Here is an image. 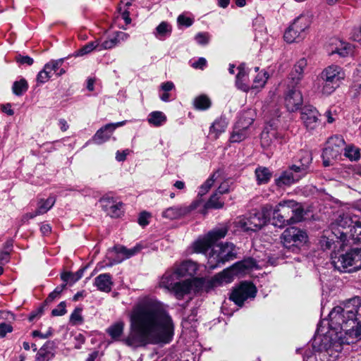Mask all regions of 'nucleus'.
<instances>
[{
    "label": "nucleus",
    "instance_id": "nucleus-31",
    "mask_svg": "<svg viewBox=\"0 0 361 361\" xmlns=\"http://www.w3.org/2000/svg\"><path fill=\"white\" fill-rule=\"evenodd\" d=\"M298 159L300 165L297 166L300 168V173L303 175L312 161V154L309 151L302 150L298 154Z\"/></svg>",
    "mask_w": 361,
    "mask_h": 361
},
{
    "label": "nucleus",
    "instance_id": "nucleus-45",
    "mask_svg": "<svg viewBox=\"0 0 361 361\" xmlns=\"http://www.w3.org/2000/svg\"><path fill=\"white\" fill-rule=\"evenodd\" d=\"M269 78V75L267 72H262L258 73L255 77L253 81V84L250 87L251 89H258L263 87L265 85L267 79Z\"/></svg>",
    "mask_w": 361,
    "mask_h": 361
},
{
    "label": "nucleus",
    "instance_id": "nucleus-38",
    "mask_svg": "<svg viewBox=\"0 0 361 361\" xmlns=\"http://www.w3.org/2000/svg\"><path fill=\"white\" fill-rule=\"evenodd\" d=\"M211 104L209 98L204 94L197 97L193 102L195 108L201 111L208 109L211 106Z\"/></svg>",
    "mask_w": 361,
    "mask_h": 361
},
{
    "label": "nucleus",
    "instance_id": "nucleus-15",
    "mask_svg": "<svg viewBox=\"0 0 361 361\" xmlns=\"http://www.w3.org/2000/svg\"><path fill=\"white\" fill-rule=\"evenodd\" d=\"M256 293V287L252 283L245 281L232 291L230 299L237 305L242 306L247 299L254 298Z\"/></svg>",
    "mask_w": 361,
    "mask_h": 361
},
{
    "label": "nucleus",
    "instance_id": "nucleus-63",
    "mask_svg": "<svg viewBox=\"0 0 361 361\" xmlns=\"http://www.w3.org/2000/svg\"><path fill=\"white\" fill-rule=\"evenodd\" d=\"M206 65H207V60L203 57H200L198 59L197 61H195L192 64V66L196 69L203 70L204 68V67L206 66Z\"/></svg>",
    "mask_w": 361,
    "mask_h": 361
},
{
    "label": "nucleus",
    "instance_id": "nucleus-46",
    "mask_svg": "<svg viewBox=\"0 0 361 361\" xmlns=\"http://www.w3.org/2000/svg\"><path fill=\"white\" fill-rule=\"evenodd\" d=\"M216 173H214L209 178H208L200 187L198 191V195L202 196L205 195L211 187L213 185L215 180Z\"/></svg>",
    "mask_w": 361,
    "mask_h": 361
},
{
    "label": "nucleus",
    "instance_id": "nucleus-41",
    "mask_svg": "<svg viewBox=\"0 0 361 361\" xmlns=\"http://www.w3.org/2000/svg\"><path fill=\"white\" fill-rule=\"evenodd\" d=\"M99 42L97 40L94 41V42H90L87 43V44L84 45L82 47H81L78 50H77L75 52L74 56H82L84 55H86V54L90 53L91 51H92L93 50H94L97 48L99 49Z\"/></svg>",
    "mask_w": 361,
    "mask_h": 361
},
{
    "label": "nucleus",
    "instance_id": "nucleus-59",
    "mask_svg": "<svg viewBox=\"0 0 361 361\" xmlns=\"http://www.w3.org/2000/svg\"><path fill=\"white\" fill-rule=\"evenodd\" d=\"M13 330L12 326L10 324L6 323L0 324V337L4 338L6 336L7 333L11 332Z\"/></svg>",
    "mask_w": 361,
    "mask_h": 361
},
{
    "label": "nucleus",
    "instance_id": "nucleus-50",
    "mask_svg": "<svg viewBox=\"0 0 361 361\" xmlns=\"http://www.w3.org/2000/svg\"><path fill=\"white\" fill-rule=\"evenodd\" d=\"M123 204L121 202H116L106 213L111 217H119L122 214Z\"/></svg>",
    "mask_w": 361,
    "mask_h": 361
},
{
    "label": "nucleus",
    "instance_id": "nucleus-58",
    "mask_svg": "<svg viewBox=\"0 0 361 361\" xmlns=\"http://www.w3.org/2000/svg\"><path fill=\"white\" fill-rule=\"evenodd\" d=\"M354 86L356 88H361V65L356 69L354 73Z\"/></svg>",
    "mask_w": 361,
    "mask_h": 361
},
{
    "label": "nucleus",
    "instance_id": "nucleus-24",
    "mask_svg": "<svg viewBox=\"0 0 361 361\" xmlns=\"http://www.w3.org/2000/svg\"><path fill=\"white\" fill-rule=\"evenodd\" d=\"M238 73L235 78V86L243 92H248L250 86L247 82V72L245 70V64H240L238 67Z\"/></svg>",
    "mask_w": 361,
    "mask_h": 361
},
{
    "label": "nucleus",
    "instance_id": "nucleus-47",
    "mask_svg": "<svg viewBox=\"0 0 361 361\" xmlns=\"http://www.w3.org/2000/svg\"><path fill=\"white\" fill-rule=\"evenodd\" d=\"M52 354L44 346L42 347L37 352L35 361H49Z\"/></svg>",
    "mask_w": 361,
    "mask_h": 361
},
{
    "label": "nucleus",
    "instance_id": "nucleus-34",
    "mask_svg": "<svg viewBox=\"0 0 361 361\" xmlns=\"http://www.w3.org/2000/svg\"><path fill=\"white\" fill-rule=\"evenodd\" d=\"M354 243L361 241V217L355 218L353 227L349 230L348 240Z\"/></svg>",
    "mask_w": 361,
    "mask_h": 361
},
{
    "label": "nucleus",
    "instance_id": "nucleus-10",
    "mask_svg": "<svg viewBox=\"0 0 361 361\" xmlns=\"http://www.w3.org/2000/svg\"><path fill=\"white\" fill-rule=\"evenodd\" d=\"M357 216L351 212H341L331 224V233L343 244L348 243L349 230L353 227Z\"/></svg>",
    "mask_w": 361,
    "mask_h": 361
},
{
    "label": "nucleus",
    "instance_id": "nucleus-56",
    "mask_svg": "<svg viewBox=\"0 0 361 361\" xmlns=\"http://www.w3.org/2000/svg\"><path fill=\"white\" fill-rule=\"evenodd\" d=\"M177 21L179 25H184L185 27H190L193 23V20L192 18L184 15H180L178 17Z\"/></svg>",
    "mask_w": 361,
    "mask_h": 361
},
{
    "label": "nucleus",
    "instance_id": "nucleus-21",
    "mask_svg": "<svg viewBox=\"0 0 361 361\" xmlns=\"http://www.w3.org/2000/svg\"><path fill=\"white\" fill-rule=\"evenodd\" d=\"M142 247L140 244H137L132 248H127L122 245H116L114 247V250L118 255V259L115 261V263H119L124 259H128L138 252L142 250Z\"/></svg>",
    "mask_w": 361,
    "mask_h": 361
},
{
    "label": "nucleus",
    "instance_id": "nucleus-13",
    "mask_svg": "<svg viewBox=\"0 0 361 361\" xmlns=\"http://www.w3.org/2000/svg\"><path fill=\"white\" fill-rule=\"evenodd\" d=\"M227 232L228 229L226 227L215 228L209 231L205 237L197 240L194 243V250L196 252L206 254L214 243L226 236Z\"/></svg>",
    "mask_w": 361,
    "mask_h": 361
},
{
    "label": "nucleus",
    "instance_id": "nucleus-51",
    "mask_svg": "<svg viewBox=\"0 0 361 361\" xmlns=\"http://www.w3.org/2000/svg\"><path fill=\"white\" fill-rule=\"evenodd\" d=\"M82 308L76 307L72 312L70 317V321L73 324H81L83 322L82 317L81 315Z\"/></svg>",
    "mask_w": 361,
    "mask_h": 361
},
{
    "label": "nucleus",
    "instance_id": "nucleus-44",
    "mask_svg": "<svg viewBox=\"0 0 361 361\" xmlns=\"http://www.w3.org/2000/svg\"><path fill=\"white\" fill-rule=\"evenodd\" d=\"M220 194L215 192L206 203V208L220 209L224 206V202L219 200Z\"/></svg>",
    "mask_w": 361,
    "mask_h": 361
},
{
    "label": "nucleus",
    "instance_id": "nucleus-25",
    "mask_svg": "<svg viewBox=\"0 0 361 361\" xmlns=\"http://www.w3.org/2000/svg\"><path fill=\"white\" fill-rule=\"evenodd\" d=\"M180 277L181 276L176 273V269L173 271L166 272L161 279L160 286L171 290L179 282L178 280Z\"/></svg>",
    "mask_w": 361,
    "mask_h": 361
},
{
    "label": "nucleus",
    "instance_id": "nucleus-1",
    "mask_svg": "<svg viewBox=\"0 0 361 361\" xmlns=\"http://www.w3.org/2000/svg\"><path fill=\"white\" fill-rule=\"evenodd\" d=\"M173 323L163 304L152 298H144L130 314V331L123 342L132 348L147 344L169 343L173 335Z\"/></svg>",
    "mask_w": 361,
    "mask_h": 361
},
{
    "label": "nucleus",
    "instance_id": "nucleus-11",
    "mask_svg": "<svg viewBox=\"0 0 361 361\" xmlns=\"http://www.w3.org/2000/svg\"><path fill=\"white\" fill-rule=\"evenodd\" d=\"M345 141L341 135L330 137L326 143V147L323 150L322 157L325 166H330L332 160L338 159L345 147Z\"/></svg>",
    "mask_w": 361,
    "mask_h": 361
},
{
    "label": "nucleus",
    "instance_id": "nucleus-23",
    "mask_svg": "<svg viewBox=\"0 0 361 361\" xmlns=\"http://www.w3.org/2000/svg\"><path fill=\"white\" fill-rule=\"evenodd\" d=\"M114 131V126L108 123L97 131L93 137V140L97 144H102L109 140Z\"/></svg>",
    "mask_w": 361,
    "mask_h": 361
},
{
    "label": "nucleus",
    "instance_id": "nucleus-6",
    "mask_svg": "<svg viewBox=\"0 0 361 361\" xmlns=\"http://www.w3.org/2000/svg\"><path fill=\"white\" fill-rule=\"evenodd\" d=\"M207 263L206 267L213 270L223 266L226 262L236 258L235 245L231 243H220L214 245L207 255Z\"/></svg>",
    "mask_w": 361,
    "mask_h": 361
},
{
    "label": "nucleus",
    "instance_id": "nucleus-57",
    "mask_svg": "<svg viewBox=\"0 0 361 361\" xmlns=\"http://www.w3.org/2000/svg\"><path fill=\"white\" fill-rule=\"evenodd\" d=\"M11 255L8 250H0V265H6L10 262Z\"/></svg>",
    "mask_w": 361,
    "mask_h": 361
},
{
    "label": "nucleus",
    "instance_id": "nucleus-52",
    "mask_svg": "<svg viewBox=\"0 0 361 361\" xmlns=\"http://www.w3.org/2000/svg\"><path fill=\"white\" fill-rule=\"evenodd\" d=\"M66 284L63 283L61 286H57L51 293H49L48 297L47 298L45 302L47 303L51 302L54 300L61 293L63 289L66 288Z\"/></svg>",
    "mask_w": 361,
    "mask_h": 361
},
{
    "label": "nucleus",
    "instance_id": "nucleus-9",
    "mask_svg": "<svg viewBox=\"0 0 361 361\" xmlns=\"http://www.w3.org/2000/svg\"><path fill=\"white\" fill-rule=\"evenodd\" d=\"M331 264L339 271L345 272L361 269V247L351 249L345 254L331 256Z\"/></svg>",
    "mask_w": 361,
    "mask_h": 361
},
{
    "label": "nucleus",
    "instance_id": "nucleus-64",
    "mask_svg": "<svg viewBox=\"0 0 361 361\" xmlns=\"http://www.w3.org/2000/svg\"><path fill=\"white\" fill-rule=\"evenodd\" d=\"M149 215L147 212H142L138 218V223L140 225L145 226L148 224L147 219Z\"/></svg>",
    "mask_w": 361,
    "mask_h": 361
},
{
    "label": "nucleus",
    "instance_id": "nucleus-28",
    "mask_svg": "<svg viewBox=\"0 0 361 361\" xmlns=\"http://www.w3.org/2000/svg\"><path fill=\"white\" fill-rule=\"evenodd\" d=\"M167 121L166 116L160 111H154L149 114L147 122L154 127H160L166 123Z\"/></svg>",
    "mask_w": 361,
    "mask_h": 361
},
{
    "label": "nucleus",
    "instance_id": "nucleus-12",
    "mask_svg": "<svg viewBox=\"0 0 361 361\" xmlns=\"http://www.w3.org/2000/svg\"><path fill=\"white\" fill-rule=\"evenodd\" d=\"M310 27L308 18L304 16L298 17L286 30L283 38L288 43L299 42L304 39L305 30Z\"/></svg>",
    "mask_w": 361,
    "mask_h": 361
},
{
    "label": "nucleus",
    "instance_id": "nucleus-5",
    "mask_svg": "<svg viewBox=\"0 0 361 361\" xmlns=\"http://www.w3.org/2000/svg\"><path fill=\"white\" fill-rule=\"evenodd\" d=\"M345 77L342 67L331 64L322 70L317 76L314 87L323 95H330L340 86Z\"/></svg>",
    "mask_w": 361,
    "mask_h": 361
},
{
    "label": "nucleus",
    "instance_id": "nucleus-40",
    "mask_svg": "<svg viewBox=\"0 0 361 361\" xmlns=\"http://www.w3.org/2000/svg\"><path fill=\"white\" fill-rule=\"evenodd\" d=\"M56 199L50 196L46 200H40L37 204V213L43 214L48 212L54 204Z\"/></svg>",
    "mask_w": 361,
    "mask_h": 361
},
{
    "label": "nucleus",
    "instance_id": "nucleus-4",
    "mask_svg": "<svg viewBox=\"0 0 361 361\" xmlns=\"http://www.w3.org/2000/svg\"><path fill=\"white\" fill-rule=\"evenodd\" d=\"M304 209L293 200L280 202L275 208L271 206L270 218L272 216V224L279 228L300 222L302 220Z\"/></svg>",
    "mask_w": 361,
    "mask_h": 361
},
{
    "label": "nucleus",
    "instance_id": "nucleus-36",
    "mask_svg": "<svg viewBox=\"0 0 361 361\" xmlns=\"http://www.w3.org/2000/svg\"><path fill=\"white\" fill-rule=\"evenodd\" d=\"M124 329V323L123 322H118L110 326L106 332L115 341H118L121 336L123 334Z\"/></svg>",
    "mask_w": 361,
    "mask_h": 361
},
{
    "label": "nucleus",
    "instance_id": "nucleus-22",
    "mask_svg": "<svg viewBox=\"0 0 361 361\" xmlns=\"http://www.w3.org/2000/svg\"><path fill=\"white\" fill-rule=\"evenodd\" d=\"M112 277L108 274H101L94 279V285L102 292L109 293L113 286Z\"/></svg>",
    "mask_w": 361,
    "mask_h": 361
},
{
    "label": "nucleus",
    "instance_id": "nucleus-7",
    "mask_svg": "<svg viewBox=\"0 0 361 361\" xmlns=\"http://www.w3.org/2000/svg\"><path fill=\"white\" fill-rule=\"evenodd\" d=\"M256 265V262L252 258L245 259L238 262L230 268L224 269L221 273L215 275L209 281L212 287L221 286L224 283H231L234 276L245 274L247 271L252 269Z\"/></svg>",
    "mask_w": 361,
    "mask_h": 361
},
{
    "label": "nucleus",
    "instance_id": "nucleus-53",
    "mask_svg": "<svg viewBox=\"0 0 361 361\" xmlns=\"http://www.w3.org/2000/svg\"><path fill=\"white\" fill-rule=\"evenodd\" d=\"M195 39L196 42L200 45H207L210 39V35L208 32H198Z\"/></svg>",
    "mask_w": 361,
    "mask_h": 361
},
{
    "label": "nucleus",
    "instance_id": "nucleus-30",
    "mask_svg": "<svg viewBox=\"0 0 361 361\" xmlns=\"http://www.w3.org/2000/svg\"><path fill=\"white\" fill-rule=\"evenodd\" d=\"M254 116L255 113L252 110L245 111L240 114L235 125H240L243 129L247 130L254 121Z\"/></svg>",
    "mask_w": 361,
    "mask_h": 361
},
{
    "label": "nucleus",
    "instance_id": "nucleus-17",
    "mask_svg": "<svg viewBox=\"0 0 361 361\" xmlns=\"http://www.w3.org/2000/svg\"><path fill=\"white\" fill-rule=\"evenodd\" d=\"M298 173H300V168L293 164L281 172L280 176L275 179V184L279 188L290 186L300 179L302 175Z\"/></svg>",
    "mask_w": 361,
    "mask_h": 361
},
{
    "label": "nucleus",
    "instance_id": "nucleus-27",
    "mask_svg": "<svg viewBox=\"0 0 361 361\" xmlns=\"http://www.w3.org/2000/svg\"><path fill=\"white\" fill-rule=\"evenodd\" d=\"M255 175L258 185L267 184L272 177V172L265 166H258L255 169Z\"/></svg>",
    "mask_w": 361,
    "mask_h": 361
},
{
    "label": "nucleus",
    "instance_id": "nucleus-55",
    "mask_svg": "<svg viewBox=\"0 0 361 361\" xmlns=\"http://www.w3.org/2000/svg\"><path fill=\"white\" fill-rule=\"evenodd\" d=\"M66 302H64V301L61 302L58 305L56 308L52 310L51 314L53 316H62V315H64L66 313Z\"/></svg>",
    "mask_w": 361,
    "mask_h": 361
},
{
    "label": "nucleus",
    "instance_id": "nucleus-49",
    "mask_svg": "<svg viewBox=\"0 0 361 361\" xmlns=\"http://www.w3.org/2000/svg\"><path fill=\"white\" fill-rule=\"evenodd\" d=\"M344 155L350 160H357L360 158V150L354 147H348L344 149Z\"/></svg>",
    "mask_w": 361,
    "mask_h": 361
},
{
    "label": "nucleus",
    "instance_id": "nucleus-16",
    "mask_svg": "<svg viewBox=\"0 0 361 361\" xmlns=\"http://www.w3.org/2000/svg\"><path fill=\"white\" fill-rule=\"evenodd\" d=\"M296 86L288 84L285 94V105L289 111L293 112L298 110L303 102L302 93L296 89Z\"/></svg>",
    "mask_w": 361,
    "mask_h": 361
},
{
    "label": "nucleus",
    "instance_id": "nucleus-60",
    "mask_svg": "<svg viewBox=\"0 0 361 361\" xmlns=\"http://www.w3.org/2000/svg\"><path fill=\"white\" fill-rule=\"evenodd\" d=\"M230 191V183L228 180L224 181L219 185L216 192L220 195L228 193Z\"/></svg>",
    "mask_w": 361,
    "mask_h": 361
},
{
    "label": "nucleus",
    "instance_id": "nucleus-2",
    "mask_svg": "<svg viewBox=\"0 0 361 361\" xmlns=\"http://www.w3.org/2000/svg\"><path fill=\"white\" fill-rule=\"evenodd\" d=\"M361 299L352 298L341 305L335 307L329 314L330 334L349 345L361 339Z\"/></svg>",
    "mask_w": 361,
    "mask_h": 361
},
{
    "label": "nucleus",
    "instance_id": "nucleus-33",
    "mask_svg": "<svg viewBox=\"0 0 361 361\" xmlns=\"http://www.w3.org/2000/svg\"><path fill=\"white\" fill-rule=\"evenodd\" d=\"M228 126L226 118H220L216 119L210 128V134H214L215 139H217L221 133H224Z\"/></svg>",
    "mask_w": 361,
    "mask_h": 361
},
{
    "label": "nucleus",
    "instance_id": "nucleus-14",
    "mask_svg": "<svg viewBox=\"0 0 361 361\" xmlns=\"http://www.w3.org/2000/svg\"><path fill=\"white\" fill-rule=\"evenodd\" d=\"M283 245L291 249L304 245L307 240V235L304 231L296 227L286 228L281 235Z\"/></svg>",
    "mask_w": 361,
    "mask_h": 361
},
{
    "label": "nucleus",
    "instance_id": "nucleus-48",
    "mask_svg": "<svg viewBox=\"0 0 361 361\" xmlns=\"http://www.w3.org/2000/svg\"><path fill=\"white\" fill-rule=\"evenodd\" d=\"M116 202V200L109 195H104L99 200L101 206L106 212L112 207Z\"/></svg>",
    "mask_w": 361,
    "mask_h": 361
},
{
    "label": "nucleus",
    "instance_id": "nucleus-18",
    "mask_svg": "<svg viewBox=\"0 0 361 361\" xmlns=\"http://www.w3.org/2000/svg\"><path fill=\"white\" fill-rule=\"evenodd\" d=\"M319 116L317 109L312 105H306L302 109L301 119L309 130H314L319 126Z\"/></svg>",
    "mask_w": 361,
    "mask_h": 361
},
{
    "label": "nucleus",
    "instance_id": "nucleus-39",
    "mask_svg": "<svg viewBox=\"0 0 361 361\" xmlns=\"http://www.w3.org/2000/svg\"><path fill=\"white\" fill-rule=\"evenodd\" d=\"M52 69L46 63L44 68L40 71L37 75V82L38 84H44L47 82L54 75Z\"/></svg>",
    "mask_w": 361,
    "mask_h": 361
},
{
    "label": "nucleus",
    "instance_id": "nucleus-29",
    "mask_svg": "<svg viewBox=\"0 0 361 361\" xmlns=\"http://www.w3.org/2000/svg\"><path fill=\"white\" fill-rule=\"evenodd\" d=\"M176 269V273L181 276V277L185 275L192 276L197 269V265L192 261H185L178 266Z\"/></svg>",
    "mask_w": 361,
    "mask_h": 361
},
{
    "label": "nucleus",
    "instance_id": "nucleus-61",
    "mask_svg": "<svg viewBox=\"0 0 361 361\" xmlns=\"http://www.w3.org/2000/svg\"><path fill=\"white\" fill-rule=\"evenodd\" d=\"M16 61L20 64L32 65L34 62L33 59L28 56H20L16 57Z\"/></svg>",
    "mask_w": 361,
    "mask_h": 361
},
{
    "label": "nucleus",
    "instance_id": "nucleus-42",
    "mask_svg": "<svg viewBox=\"0 0 361 361\" xmlns=\"http://www.w3.org/2000/svg\"><path fill=\"white\" fill-rule=\"evenodd\" d=\"M329 231H326L325 232V234L322 235L319 240V244L321 246V248L323 250H327L332 248L333 245H334L335 242L333 238V235H329Z\"/></svg>",
    "mask_w": 361,
    "mask_h": 361
},
{
    "label": "nucleus",
    "instance_id": "nucleus-35",
    "mask_svg": "<svg viewBox=\"0 0 361 361\" xmlns=\"http://www.w3.org/2000/svg\"><path fill=\"white\" fill-rule=\"evenodd\" d=\"M352 52L353 47L350 44L339 41L338 44L336 45L335 49L331 50L329 54L332 55L337 54L341 57H345Z\"/></svg>",
    "mask_w": 361,
    "mask_h": 361
},
{
    "label": "nucleus",
    "instance_id": "nucleus-54",
    "mask_svg": "<svg viewBox=\"0 0 361 361\" xmlns=\"http://www.w3.org/2000/svg\"><path fill=\"white\" fill-rule=\"evenodd\" d=\"M64 62V59H59L57 60H51L49 62L47 63L49 66L50 69H52L53 73L56 74V72L59 70V68L62 66Z\"/></svg>",
    "mask_w": 361,
    "mask_h": 361
},
{
    "label": "nucleus",
    "instance_id": "nucleus-32",
    "mask_svg": "<svg viewBox=\"0 0 361 361\" xmlns=\"http://www.w3.org/2000/svg\"><path fill=\"white\" fill-rule=\"evenodd\" d=\"M171 26L167 22L163 21L156 27L154 34L157 39L164 40L171 35Z\"/></svg>",
    "mask_w": 361,
    "mask_h": 361
},
{
    "label": "nucleus",
    "instance_id": "nucleus-37",
    "mask_svg": "<svg viewBox=\"0 0 361 361\" xmlns=\"http://www.w3.org/2000/svg\"><path fill=\"white\" fill-rule=\"evenodd\" d=\"M247 136V130L243 129L240 125H235L230 140L232 142H239L245 140Z\"/></svg>",
    "mask_w": 361,
    "mask_h": 361
},
{
    "label": "nucleus",
    "instance_id": "nucleus-62",
    "mask_svg": "<svg viewBox=\"0 0 361 361\" xmlns=\"http://www.w3.org/2000/svg\"><path fill=\"white\" fill-rule=\"evenodd\" d=\"M115 47V44H113V41L111 40V37H110L109 39L104 41L101 44H99V51L103 49H109Z\"/></svg>",
    "mask_w": 361,
    "mask_h": 361
},
{
    "label": "nucleus",
    "instance_id": "nucleus-3",
    "mask_svg": "<svg viewBox=\"0 0 361 361\" xmlns=\"http://www.w3.org/2000/svg\"><path fill=\"white\" fill-rule=\"evenodd\" d=\"M344 343L326 331L317 334L312 342L314 352L306 351L303 361H335L343 349Z\"/></svg>",
    "mask_w": 361,
    "mask_h": 361
},
{
    "label": "nucleus",
    "instance_id": "nucleus-20",
    "mask_svg": "<svg viewBox=\"0 0 361 361\" xmlns=\"http://www.w3.org/2000/svg\"><path fill=\"white\" fill-rule=\"evenodd\" d=\"M307 65V61L305 58L298 60L290 73L289 80L291 85H298L300 84L304 76V71Z\"/></svg>",
    "mask_w": 361,
    "mask_h": 361
},
{
    "label": "nucleus",
    "instance_id": "nucleus-8",
    "mask_svg": "<svg viewBox=\"0 0 361 361\" xmlns=\"http://www.w3.org/2000/svg\"><path fill=\"white\" fill-rule=\"evenodd\" d=\"M271 204L262 207L260 211L252 210L247 215L240 217L236 224L243 231H256L264 226L270 220Z\"/></svg>",
    "mask_w": 361,
    "mask_h": 361
},
{
    "label": "nucleus",
    "instance_id": "nucleus-19",
    "mask_svg": "<svg viewBox=\"0 0 361 361\" xmlns=\"http://www.w3.org/2000/svg\"><path fill=\"white\" fill-rule=\"evenodd\" d=\"M197 205V202H193L190 205L171 207L163 211L162 216L170 220L179 219L195 209Z\"/></svg>",
    "mask_w": 361,
    "mask_h": 361
},
{
    "label": "nucleus",
    "instance_id": "nucleus-43",
    "mask_svg": "<svg viewBox=\"0 0 361 361\" xmlns=\"http://www.w3.org/2000/svg\"><path fill=\"white\" fill-rule=\"evenodd\" d=\"M28 85L25 79H21L19 81H16L12 87L13 92L17 96L22 95L27 91Z\"/></svg>",
    "mask_w": 361,
    "mask_h": 361
},
{
    "label": "nucleus",
    "instance_id": "nucleus-26",
    "mask_svg": "<svg viewBox=\"0 0 361 361\" xmlns=\"http://www.w3.org/2000/svg\"><path fill=\"white\" fill-rule=\"evenodd\" d=\"M191 288V282L188 280H185L179 281L176 283L171 291L174 293L177 299L180 300L185 295L188 294L190 292Z\"/></svg>",
    "mask_w": 361,
    "mask_h": 361
}]
</instances>
